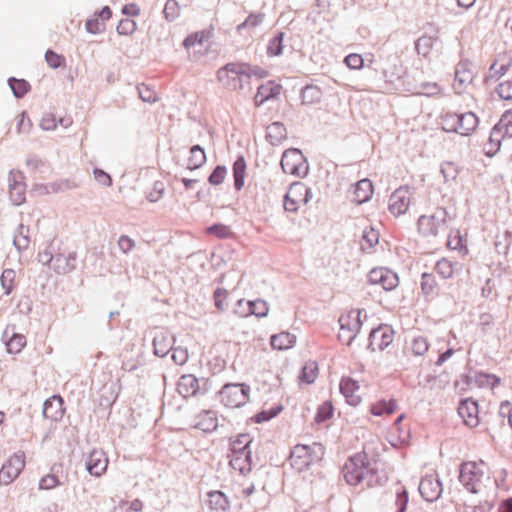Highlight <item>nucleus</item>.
Masks as SVG:
<instances>
[{
    "label": "nucleus",
    "mask_w": 512,
    "mask_h": 512,
    "mask_svg": "<svg viewBox=\"0 0 512 512\" xmlns=\"http://www.w3.org/2000/svg\"><path fill=\"white\" fill-rule=\"evenodd\" d=\"M459 480L469 492L478 494L490 483L491 471L483 460L464 461L460 466Z\"/></svg>",
    "instance_id": "obj_1"
},
{
    "label": "nucleus",
    "mask_w": 512,
    "mask_h": 512,
    "mask_svg": "<svg viewBox=\"0 0 512 512\" xmlns=\"http://www.w3.org/2000/svg\"><path fill=\"white\" fill-rule=\"evenodd\" d=\"M252 438L249 434H239L230 443V466L241 474L249 473L252 469L251 451L249 446Z\"/></svg>",
    "instance_id": "obj_2"
},
{
    "label": "nucleus",
    "mask_w": 512,
    "mask_h": 512,
    "mask_svg": "<svg viewBox=\"0 0 512 512\" xmlns=\"http://www.w3.org/2000/svg\"><path fill=\"white\" fill-rule=\"evenodd\" d=\"M249 73L250 64L231 62L218 70L217 79L226 89L238 91L249 83Z\"/></svg>",
    "instance_id": "obj_3"
},
{
    "label": "nucleus",
    "mask_w": 512,
    "mask_h": 512,
    "mask_svg": "<svg viewBox=\"0 0 512 512\" xmlns=\"http://www.w3.org/2000/svg\"><path fill=\"white\" fill-rule=\"evenodd\" d=\"M451 218L445 208L437 207L433 212L421 215L417 222V229L423 237H437L447 230Z\"/></svg>",
    "instance_id": "obj_4"
},
{
    "label": "nucleus",
    "mask_w": 512,
    "mask_h": 512,
    "mask_svg": "<svg viewBox=\"0 0 512 512\" xmlns=\"http://www.w3.org/2000/svg\"><path fill=\"white\" fill-rule=\"evenodd\" d=\"M323 455L324 449L320 444H298L293 447L290 453L289 462L293 469L298 472H302L321 461Z\"/></svg>",
    "instance_id": "obj_5"
},
{
    "label": "nucleus",
    "mask_w": 512,
    "mask_h": 512,
    "mask_svg": "<svg viewBox=\"0 0 512 512\" xmlns=\"http://www.w3.org/2000/svg\"><path fill=\"white\" fill-rule=\"evenodd\" d=\"M443 129L460 135H470L478 126V117L472 112L447 113L442 118Z\"/></svg>",
    "instance_id": "obj_6"
},
{
    "label": "nucleus",
    "mask_w": 512,
    "mask_h": 512,
    "mask_svg": "<svg viewBox=\"0 0 512 512\" xmlns=\"http://www.w3.org/2000/svg\"><path fill=\"white\" fill-rule=\"evenodd\" d=\"M369 459L365 452H359L351 456L344 464L342 473L349 485H358L367 473Z\"/></svg>",
    "instance_id": "obj_7"
},
{
    "label": "nucleus",
    "mask_w": 512,
    "mask_h": 512,
    "mask_svg": "<svg viewBox=\"0 0 512 512\" xmlns=\"http://www.w3.org/2000/svg\"><path fill=\"white\" fill-rule=\"evenodd\" d=\"M250 391L245 384H226L219 392L220 402L230 409L239 408L249 402Z\"/></svg>",
    "instance_id": "obj_8"
},
{
    "label": "nucleus",
    "mask_w": 512,
    "mask_h": 512,
    "mask_svg": "<svg viewBox=\"0 0 512 512\" xmlns=\"http://www.w3.org/2000/svg\"><path fill=\"white\" fill-rule=\"evenodd\" d=\"M311 196L309 188L301 183L294 182L290 185L284 198V208L289 212H297L302 206L306 205Z\"/></svg>",
    "instance_id": "obj_9"
},
{
    "label": "nucleus",
    "mask_w": 512,
    "mask_h": 512,
    "mask_svg": "<svg viewBox=\"0 0 512 512\" xmlns=\"http://www.w3.org/2000/svg\"><path fill=\"white\" fill-rule=\"evenodd\" d=\"M281 167L286 174L298 177L306 175L308 171L306 160L298 149H288L283 153Z\"/></svg>",
    "instance_id": "obj_10"
},
{
    "label": "nucleus",
    "mask_w": 512,
    "mask_h": 512,
    "mask_svg": "<svg viewBox=\"0 0 512 512\" xmlns=\"http://www.w3.org/2000/svg\"><path fill=\"white\" fill-rule=\"evenodd\" d=\"M413 192L407 185L397 188L389 197L388 210L395 217L405 214L411 205Z\"/></svg>",
    "instance_id": "obj_11"
},
{
    "label": "nucleus",
    "mask_w": 512,
    "mask_h": 512,
    "mask_svg": "<svg viewBox=\"0 0 512 512\" xmlns=\"http://www.w3.org/2000/svg\"><path fill=\"white\" fill-rule=\"evenodd\" d=\"M25 467V455L15 453L10 456L0 469V483L3 485L11 484L20 475Z\"/></svg>",
    "instance_id": "obj_12"
},
{
    "label": "nucleus",
    "mask_w": 512,
    "mask_h": 512,
    "mask_svg": "<svg viewBox=\"0 0 512 512\" xmlns=\"http://www.w3.org/2000/svg\"><path fill=\"white\" fill-rule=\"evenodd\" d=\"M368 281L373 285H380L384 290L391 291L399 285L396 273L386 268H374L368 273Z\"/></svg>",
    "instance_id": "obj_13"
},
{
    "label": "nucleus",
    "mask_w": 512,
    "mask_h": 512,
    "mask_svg": "<svg viewBox=\"0 0 512 512\" xmlns=\"http://www.w3.org/2000/svg\"><path fill=\"white\" fill-rule=\"evenodd\" d=\"M340 392L346 402L353 407L359 406L364 399V392L360 384L351 377H344L340 382Z\"/></svg>",
    "instance_id": "obj_14"
},
{
    "label": "nucleus",
    "mask_w": 512,
    "mask_h": 512,
    "mask_svg": "<svg viewBox=\"0 0 512 512\" xmlns=\"http://www.w3.org/2000/svg\"><path fill=\"white\" fill-rule=\"evenodd\" d=\"M512 69V55L509 52H500L491 64L487 80L498 81L507 75Z\"/></svg>",
    "instance_id": "obj_15"
},
{
    "label": "nucleus",
    "mask_w": 512,
    "mask_h": 512,
    "mask_svg": "<svg viewBox=\"0 0 512 512\" xmlns=\"http://www.w3.org/2000/svg\"><path fill=\"white\" fill-rule=\"evenodd\" d=\"M393 340V329L388 325H381L371 331L369 336V347L372 351H381L388 347Z\"/></svg>",
    "instance_id": "obj_16"
},
{
    "label": "nucleus",
    "mask_w": 512,
    "mask_h": 512,
    "mask_svg": "<svg viewBox=\"0 0 512 512\" xmlns=\"http://www.w3.org/2000/svg\"><path fill=\"white\" fill-rule=\"evenodd\" d=\"M474 80V72L470 65L466 62H460L455 71L453 89L456 93L461 94L467 91Z\"/></svg>",
    "instance_id": "obj_17"
},
{
    "label": "nucleus",
    "mask_w": 512,
    "mask_h": 512,
    "mask_svg": "<svg viewBox=\"0 0 512 512\" xmlns=\"http://www.w3.org/2000/svg\"><path fill=\"white\" fill-rule=\"evenodd\" d=\"M269 312V307L266 301L257 299L255 301L239 300L237 303L236 313L241 317L255 315L257 317H265Z\"/></svg>",
    "instance_id": "obj_18"
},
{
    "label": "nucleus",
    "mask_w": 512,
    "mask_h": 512,
    "mask_svg": "<svg viewBox=\"0 0 512 512\" xmlns=\"http://www.w3.org/2000/svg\"><path fill=\"white\" fill-rule=\"evenodd\" d=\"M108 458L102 449H93L86 459L87 471L96 477L101 476L107 469Z\"/></svg>",
    "instance_id": "obj_19"
},
{
    "label": "nucleus",
    "mask_w": 512,
    "mask_h": 512,
    "mask_svg": "<svg viewBox=\"0 0 512 512\" xmlns=\"http://www.w3.org/2000/svg\"><path fill=\"white\" fill-rule=\"evenodd\" d=\"M419 492L426 501L432 502L440 497L442 485L434 475H427L420 481Z\"/></svg>",
    "instance_id": "obj_20"
},
{
    "label": "nucleus",
    "mask_w": 512,
    "mask_h": 512,
    "mask_svg": "<svg viewBox=\"0 0 512 512\" xmlns=\"http://www.w3.org/2000/svg\"><path fill=\"white\" fill-rule=\"evenodd\" d=\"M458 414L469 427H476L479 424L478 404L472 399H465L460 403Z\"/></svg>",
    "instance_id": "obj_21"
},
{
    "label": "nucleus",
    "mask_w": 512,
    "mask_h": 512,
    "mask_svg": "<svg viewBox=\"0 0 512 512\" xmlns=\"http://www.w3.org/2000/svg\"><path fill=\"white\" fill-rule=\"evenodd\" d=\"M404 419V415L401 414L397 417L393 425L390 427L387 439L389 443L394 446H400L408 443L410 439V432L408 428H403L401 426L402 420Z\"/></svg>",
    "instance_id": "obj_22"
},
{
    "label": "nucleus",
    "mask_w": 512,
    "mask_h": 512,
    "mask_svg": "<svg viewBox=\"0 0 512 512\" xmlns=\"http://www.w3.org/2000/svg\"><path fill=\"white\" fill-rule=\"evenodd\" d=\"M65 413L64 401L61 396L54 395L44 403L43 415L51 421H59Z\"/></svg>",
    "instance_id": "obj_23"
},
{
    "label": "nucleus",
    "mask_w": 512,
    "mask_h": 512,
    "mask_svg": "<svg viewBox=\"0 0 512 512\" xmlns=\"http://www.w3.org/2000/svg\"><path fill=\"white\" fill-rule=\"evenodd\" d=\"M282 86L275 81H267L258 87L254 96L255 106H260L270 99L278 97L281 93Z\"/></svg>",
    "instance_id": "obj_24"
},
{
    "label": "nucleus",
    "mask_w": 512,
    "mask_h": 512,
    "mask_svg": "<svg viewBox=\"0 0 512 512\" xmlns=\"http://www.w3.org/2000/svg\"><path fill=\"white\" fill-rule=\"evenodd\" d=\"M362 315L366 317V314L361 309H353L347 313L341 315L339 318V324L350 332L358 334L362 326Z\"/></svg>",
    "instance_id": "obj_25"
},
{
    "label": "nucleus",
    "mask_w": 512,
    "mask_h": 512,
    "mask_svg": "<svg viewBox=\"0 0 512 512\" xmlns=\"http://www.w3.org/2000/svg\"><path fill=\"white\" fill-rule=\"evenodd\" d=\"M446 246L450 250L457 251L462 256H466L469 252L467 246V238L460 232L459 229L450 230Z\"/></svg>",
    "instance_id": "obj_26"
},
{
    "label": "nucleus",
    "mask_w": 512,
    "mask_h": 512,
    "mask_svg": "<svg viewBox=\"0 0 512 512\" xmlns=\"http://www.w3.org/2000/svg\"><path fill=\"white\" fill-rule=\"evenodd\" d=\"M199 388V381L192 374L181 376L177 383V391L184 398L196 395V393L199 391Z\"/></svg>",
    "instance_id": "obj_27"
},
{
    "label": "nucleus",
    "mask_w": 512,
    "mask_h": 512,
    "mask_svg": "<svg viewBox=\"0 0 512 512\" xmlns=\"http://www.w3.org/2000/svg\"><path fill=\"white\" fill-rule=\"evenodd\" d=\"M373 184L369 179H362L355 185L352 201L357 204H362L368 201L373 195Z\"/></svg>",
    "instance_id": "obj_28"
},
{
    "label": "nucleus",
    "mask_w": 512,
    "mask_h": 512,
    "mask_svg": "<svg viewBox=\"0 0 512 512\" xmlns=\"http://www.w3.org/2000/svg\"><path fill=\"white\" fill-rule=\"evenodd\" d=\"M437 39L432 36L424 35L420 37L416 42V50L419 55L424 58L431 59L434 56H437L439 53L438 49H435V45L437 44Z\"/></svg>",
    "instance_id": "obj_29"
},
{
    "label": "nucleus",
    "mask_w": 512,
    "mask_h": 512,
    "mask_svg": "<svg viewBox=\"0 0 512 512\" xmlns=\"http://www.w3.org/2000/svg\"><path fill=\"white\" fill-rule=\"evenodd\" d=\"M429 349L426 337L416 336L406 343L405 353L410 356H423Z\"/></svg>",
    "instance_id": "obj_30"
},
{
    "label": "nucleus",
    "mask_w": 512,
    "mask_h": 512,
    "mask_svg": "<svg viewBox=\"0 0 512 512\" xmlns=\"http://www.w3.org/2000/svg\"><path fill=\"white\" fill-rule=\"evenodd\" d=\"M398 408L397 401L390 399L388 401L378 400L370 406V413L374 416H389Z\"/></svg>",
    "instance_id": "obj_31"
},
{
    "label": "nucleus",
    "mask_w": 512,
    "mask_h": 512,
    "mask_svg": "<svg viewBox=\"0 0 512 512\" xmlns=\"http://www.w3.org/2000/svg\"><path fill=\"white\" fill-rule=\"evenodd\" d=\"M502 133L512 137V110L506 111L493 128L491 138H498Z\"/></svg>",
    "instance_id": "obj_32"
},
{
    "label": "nucleus",
    "mask_w": 512,
    "mask_h": 512,
    "mask_svg": "<svg viewBox=\"0 0 512 512\" xmlns=\"http://www.w3.org/2000/svg\"><path fill=\"white\" fill-rule=\"evenodd\" d=\"M205 161L206 154L204 150L199 145H195L190 149L189 156L186 160V167L189 170H195L200 168Z\"/></svg>",
    "instance_id": "obj_33"
},
{
    "label": "nucleus",
    "mask_w": 512,
    "mask_h": 512,
    "mask_svg": "<svg viewBox=\"0 0 512 512\" xmlns=\"http://www.w3.org/2000/svg\"><path fill=\"white\" fill-rule=\"evenodd\" d=\"M208 506L214 511H226L229 508V501L223 492L211 491L208 493Z\"/></svg>",
    "instance_id": "obj_34"
},
{
    "label": "nucleus",
    "mask_w": 512,
    "mask_h": 512,
    "mask_svg": "<svg viewBox=\"0 0 512 512\" xmlns=\"http://www.w3.org/2000/svg\"><path fill=\"white\" fill-rule=\"evenodd\" d=\"M295 343V336L289 332H281L273 335L270 340V344L273 349L276 350H287L293 347Z\"/></svg>",
    "instance_id": "obj_35"
},
{
    "label": "nucleus",
    "mask_w": 512,
    "mask_h": 512,
    "mask_svg": "<svg viewBox=\"0 0 512 512\" xmlns=\"http://www.w3.org/2000/svg\"><path fill=\"white\" fill-rule=\"evenodd\" d=\"M218 425L216 415L211 411H203L197 416L195 427L202 431H212Z\"/></svg>",
    "instance_id": "obj_36"
},
{
    "label": "nucleus",
    "mask_w": 512,
    "mask_h": 512,
    "mask_svg": "<svg viewBox=\"0 0 512 512\" xmlns=\"http://www.w3.org/2000/svg\"><path fill=\"white\" fill-rule=\"evenodd\" d=\"M172 338L164 333H160L154 337L153 346L154 353L157 356L164 357L172 349Z\"/></svg>",
    "instance_id": "obj_37"
},
{
    "label": "nucleus",
    "mask_w": 512,
    "mask_h": 512,
    "mask_svg": "<svg viewBox=\"0 0 512 512\" xmlns=\"http://www.w3.org/2000/svg\"><path fill=\"white\" fill-rule=\"evenodd\" d=\"M61 468V465H54L51 469L52 472L41 478L39 482L40 489L49 490L57 487L58 485H61L63 481L57 475L59 469Z\"/></svg>",
    "instance_id": "obj_38"
},
{
    "label": "nucleus",
    "mask_w": 512,
    "mask_h": 512,
    "mask_svg": "<svg viewBox=\"0 0 512 512\" xmlns=\"http://www.w3.org/2000/svg\"><path fill=\"white\" fill-rule=\"evenodd\" d=\"M246 174V162L243 157H239L233 165L234 186L236 190H241L244 186Z\"/></svg>",
    "instance_id": "obj_39"
},
{
    "label": "nucleus",
    "mask_w": 512,
    "mask_h": 512,
    "mask_svg": "<svg viewBox=\"0 0 512 512\" xmlns=\"http://www.w3.org/2000/svg\"><path fill=\"white\" fill-rule=\"evenodd\" d=\"M421 289L426 296H435L438 294L439 286L433 274L424 273L422 275Z\"/></svg>",
    "instance_id": "obj_40"
},
{
    "label": "nucleus",
    "mask_w": 512,
    "mask_h": 512,
    "mask_svg": "<svg viewBox=\"0 0 512 512\" xmlns=\"http://www.w3.org/2000/svg\"><path fill=\"white\" fill-rule=\"evenodd\" d=\"M318 377V365L314 361H308L304 364L299 379L306 384L313 383Z\"/></svg>",
    "instance_id": "obj_41"
},
{
    "label": "nucleus",
    "mask_w": 512,
    "mask_h": 512,
    "mask_svg": "<svg viewBox=\"0 0 512 512\" xmlns=\"http://www.w3.org/2000/svg\"><path fill=\"white\" fill-rule=\"evenodd\" d=\"M264 19L265 15L263 13L250 14L244 22L237 26V31L239 33L245 30L252 31L259 27L264 22Z\"/></svg>",
    "instance_id": "obj_42"
},
{
    "label": "nucleus",
    "mask_w": 512,
    "mask_h": 512,
    "mask_svg": "<svg viewBox=\"0 0 512 512\" xmlns=\"http://www.w3.org/2000/svg\"><path fill=\"white\" fill-rule=\"evenodd\" d=\"M26 337L23 334L12 333L6 341V348L9 353H20L26 346Z\"/></svg>",
    "instance_id": "obj_43"
},
{
    "label": "nucleus",
    "mask_w": 512,
    "mask_h": 512,
    "mask_svg": "<svg viewBox=\"0 0 512 512\" xmlns=\"http://www.w3.org/2000/svg\"><path fill=\"white\" fill-rule=\"evenodd\" d=\"M25 184L22 182H14L9 187V197L14 205H21L25 202Z\"/></svg>",
    "instance_id": "obj_44"
},
{
    "label": "nucleus",
    "mask_w": 512,
    "mask_h": 512,
    "mask_svg": "<svg viewBox=\"0 0 512 512\" xmlns=\"http://www.w3.org/2000/svg\"><path fill=\"white\" fill-rule=\"evenodd\" d=\"M460 167L452 161H446L441 166V173L446 182H454L458 178Z\"/></svg>",
    "instance_id": "obj_45"
},
{
    "label": "nucleus",
    "mask_w": 512,
    "mask_h": 512,
    "mask_svg": "<svg viewBox=\"0 0 512 512\" xmlns=\"http://www.w3.org/2000/svg\"><path fill=\"white\" fill-rule=\"evenodd\" d=\"M285 137V128L281 123L275 122L267 127V138L272 144L280 142Z\"/></svg>",
    "instance_id": "obj_46"
},
{
    "label": "nucleus",
    "mask_w": 512,
    "mask_h": 512,
    "mask_svg": "<svg viewBox=\"0 0 512 512\" xmlns=\"http://www.w3.org/2000/svg\"><path fill=\"white\" fill-rule=\"evenodd\" d=\"M435 271L442 278L448 279L451 278L454 274V265L449 259L442 258L436 263Z\"/></svg>",
    "instance_id": "obj_47"
},
{
    "label": "nucleus",
    "mask_w": 512,
    "mask_h": 512,
    "mask_svg": "<svg viewBox=\"0 0 512 512\" xmlns=\"http://www.w3.org/2000/svg\"><path fill=\"white\" fill-rule=\"evenodd\" d=\"M16 272L13 269H5L1 275L0 281L5 293L8 295L15 287Z\"/></svg>",
    "instance_id": "obj_48"
},
{
    "label": "nucleus",
    "mask_w": 512,
    "mask_h": 512,
    "mask_svg": "<svg viewBox=\"0 0 512 512\" xmlns=\"http://www.w3.org/2000/svg\"><path fill=\"white\" fill-rule=\"evenodd\" d=\"M207 235H213L217 238H228L232 236V231L229 226L218 223L205 229Z\"/></svg>",
    "instance_id": "obj_49"
},
{
    "label": "nucleus",
    "mask_w": 512,
    "mask_h": 512,
    "mask_svg": "<svg viewBox=\"0 0 512 512\" xmlns=\"http://www.w3.org/2000/svg\"><path fill=\"white\" fill-rule=\"evenodd\" d=\"M283 36V32H278L272 39H270L267 47V52L270 56H278L282 53Z\"/></svg>",
    "instance_id": "obj_50"
},
{
    "label": "nucleus",
    "mask_w": 512,
    "mask_h": 512,
    "mask_svg": "<svg viewBox=\"0 0 512 512\" xmlns=\"http://www.w3.org/2000/svg\"><path fill=\"white\" fill-rule=\"evenodd\" d=\"M209 38V34L204 31H198L190 34L183 42L186 49L193 48L197 45H201L206 39Z\"/></svg>",
    "instance_id": "obj_51"
},
{
    "label": "nucleus",
    "mask_w": 512,
    "mask_h": 512,
    "mask_svg": "<svg viewBox=\"0 0 512 512\" xmlns=\"http://www.w3.org/2000/svg\"><path fill=\"white\" fill-rule=\"evenodd\" d=\"M9 85L16 97L24 96L30 89L29 83L22 79H10Z\"/></svg>",
    "instance_id": "obj_52"
},
{
    "label": "nucleus",
    "mask_w": 512,
    "mask_h": 512,
    "mask_svg": "<svg viewBox=\"0 0 512 512\" xmlns=\"http://www.w3.org/2000/svg\"><path fill=\"white\" fill-rule=\"evenodd\" d=\"M333 415V406L331 402H324L322 403L316 413L315 420L316 422H324L328 419H330Z\"/></svg>",
    "instance_id": "obj_53"
},
{
    "label": "nucleus",
    "mask_w": 512,
    "mask_h": 512,
    "mask_svg": "<svg viewBox=\"0 0 512 512\" xmlns=\"http://www.w3.org/2000/svg\"><path fill=\"white\" fill-rule=\"evenodd\" d=\"M137 29L136 22L132 19L125 18L120 20L119 24L117 25V32L120 35H131L133 34Z\"/></svg>",
    "instance_id": "obj_54"
},
{
    "label": "nucleus",
    "mask_w": 512,
    "mask_h": 512,
    "mask_svg": "<svg viewBox=\"0 0 512 512\" xmlns=\"http://www.w3.org/2000/svg\"><path fill=\"white\" fill-rule=\"evenodd\" d=\"M163 12L166 19L175 20L180 15V6L176 0H167Z\"/></svg>",
    "instance_id": "obj_55"
},
{
    "label": "nucleus",
    "mask_w": 512,
    "mask_h": 512,
    "mask_svg": "<svg viewBox=\"0 0 512 512\" xmlns=\"http://www.w3.org/2000/svg\"><path fill=\"white\" fill-rule=\"evenodd\" d=\"M255 486L253 483H240L235 490V496L238 499L248 500L254 493Z\"/></svg>",
    "instance_id": "obj_56"
},
{
    "label": "nucleus",
    "mask_w": 512,
    "mask_h": 512,
    "mask_svg": "<svg viewBox=\"0 0 512 512\" xmlns=\"http://www.w3.org/2000/svg\"><path fill=\"white\" fill-rule=\"evenodd\" d=\"M362 243H366L368 248L373 247L379 242V233L373 228H368L363 231ZM364 246V244H362Z\"/></svg>",
    "instance_id": "obj_57"
},
{
    "label": "nucleus",
    "mask_w": 512,
    "mask_h": 512,
    "mask_svg": "<svg viewBox=\"0 0 512 512\" xmlns=\"http://www.w3.org/2000/svg\"><path fill=\"white\" fill-rule=\"evenodd\" d=\"M344 63L353 70H359L364 65V60L360 54L352 53L345 57Z\"/></svg>",
    "instance_id": "obj_58"
},
{
    "label": "nucleus",
    "mask_w": 512,
    "mask_h": 512,
    "mask_svg": "<svg viewBox=\"0 0 512 512\" xmlns=\"http://www.w3.org/2000/svg\"><path fill=\"white\" fill-rule=\"evenodd\" d=\"M45 59L51 68H58L64 64L65 58L52 50H48L45 54Z\"/></svg>",
    "instance_id": "obj_59"
},
{
    "label": "nucleus",
    "mask_w": 512,
    "mask_h": 512,
    "mask_svg": "<svg viewBox=\"0 0 512 512\" xmlns=\"http://www.w3.org/2000/svg\"><path fill=\"white\" fill-rule=\"evenodd\" d=\"M228 292L224 289L218 288L214 292L215 306L219 310H224L227 307Z\"/></svg>",
    "instance_id": "obj_60"
},
{
    "label": "nucleus",
    "mask_w": 512,
    "mask_h": 512,
    "mask_svg": "<svg viewBox=\"0 0 512 512\" xmlns=\"http://www.w3.org/2000/svg\"><path fill=\"white\" fill-rule=\"evenodd\" d=\"M226 168L223 167V166H217L214 171L211 173V175L209 176V182L210 184L212 185H219L221 184L225 177H226Z\"/></svg>",
    "instance_id": "obj_61"
},
{
    "label": "nucleus",
    "mask_w": 512,
    "mask_h": 512,
    "mask_svg": "<svg viewBox=\"0 0 512 512\" xmlns=\"http://www.w3.org/2000/svg\"><path fill=\"white\" fill-rule=\"evenodd\" d=\"M138 93L140 98L145 102H155L158 99L156 93L145 84L138 86Z\"/></svg>",
    "instance_id": "obj_62"
},
{
    "label": "nucleus",
    "mask_w": 512,
    "mask_h": 512,
    "mask_svg": "<svg viewBox=\"0 0 512 512\" xmlns=\"http://www.w3.org/2000/svg\"><path fill=\"white\" fill-rule=\"evenodd\" d=\"M171 357H172V360L177 365H184L187 362L189 355H188L187 349L177 347V348L172 349Z\"/></svg>",
    "instance_id": "obj_63"
},
{
    "label": "nucleus",
    "mask_w": 512,
    "mask_h": 512,
    "mask_svg": "<svg viewBox=\"0 0 512 512\" xmlns=\"http://www.w3.org/2000/svg\"><path fill=\"white\" fill-rule=\"evenodd\" d=\"M497 92L505 100H512V83L503 81L499 84Z\"/></svg>",
    "instance_id": "obj_64"
}]
</instances>
